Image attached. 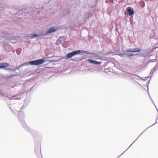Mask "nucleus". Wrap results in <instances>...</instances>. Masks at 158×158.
I'll list each match as a JSON object with an SVG mask.
<instances>
[{
  "mask_svg": "<svg viewBox=\"0 0 158 158\" xmlns=\"http://www.w3.org/2000/svg\"><path fill=\"white\" fill-rule=\"evenodd\" d=\"M44 62L43 59H38L35 60L31 61L29 62H27L23 64L21 66L25 65L27 64H29L31 65H38L41 64Z\"/></svg>",
  "mask_w": 158,
  "mask_h": 158,
  "instance_id": "nucleus-1",
  "label": "nucleus"
},
{
  "mask_svg": "<svg viewBox=\"0 0 158 158\" xmlns=\"http://www.w3.org/2000/svg\"><path fill=\"white\" fill-rule=\"evenodd\" d=\"M80 51L81 50H80L73 51L71 53H68L66 55V57L68 58H71L73 56L79 53Z\"/></svg>",
  "mask_w": 158,
  "mask_h": 158,
  "instance_id": "nucleus-2",
  "label": "nucleus"
},
{
  "mask_svg": "<svg viewBox=\"0 0 158 158\" xmlns=\"http://www.w3.org/2000/svg\"><path fill=\"white\" fill-rule=\"evenodd\" d=\"M87 61L89 62L90 63L93 64H98L100 65L102 64L101 62H98L96 60H94L91 59H89L87 60Z\"/></svg>",
  "mask_w": 158,
  "mask_h": 158,
  "instance_id": "nucleus-3",
  "label": "nucleus"
},
{
  "mask_svg": "<svg viewBox=\"0 0 158 158\" xmlns=\"http://www.w3.org/2000/svg\"><path fill=\"white\" fill-rule=\"evenodd\" d=\"M127 12L129 13V15H132L134 14V11L131 7H128L127 8Z\"/></svg>",
  "mask_w": 158,
  "mask_h": 158,
  "instance_id": "nucleus-4",
  "label": "nucleus"
},
{
  "mask_svg": "<svg viewBox=\"0 0 158 158\" xmlns=\"http://www.w3.org/2000/svg\"><path fill=\"white\" fill-rule=\"evenodd\" d=\"M9 66V64L7 63H0V68H3L4 67Z\"/></svg>",
  "mask_w": 158,
  "mask_h": 158,
  "instance_id": "nucleus-5",
  "label": "nucleus"
},
{
  "mask_svg": "<svg viewBox=\"0 0 158 158\" xmlns=\"http://www.w3.org/2000/svg\"><path fill=\"white\" fill-rule=\"evenodd\" d=\"M57 30H56L54 27H50L48 30L47 33L49 34L53 32L56 31Z\"/></svg>",
  "mask_w": 158,
  "mask_h": 158,
  "instance_id": "nucleus-6",
  "label": "nucleus"
},
{
  "mask_svg": "<svg viewBox=\"0 0 158 158\" xmlns=\"http://www.w3.org/2000/svg\"><path fill=\"white\" fill-rule=\"evenodd\" d=\"M140 49H139L138 48H134L133 49V52H139L140 51Z\"/></svg>",
  "mask_w": 158,
  "mask_h": 158,
  "instance_id": "nucleus-7",
  "label": "nucleus"
},
{
  "mask_svg": "<svg viewBox=\"0 0 158 158\" xmlns=\"http://www.w3.org/2000/svg\"><path fill=\"white\" fill-rule=\"evenodd\" d=\"M127 51L129 52H133V49H128L127 50Z\"/></svg>",
  "mask_w": 158,
  "mask_h": 158,
  "instance_id": "nucleus-8",
  "label": "nucleus"
},
{
  "mask_svg": "<svg viewBox=\"0 0 158 158\" xmlns=\"http://www.w3.org/2000/svg\"><path fill=\"white\" fill-rule=\"evenodd\" d=\"M39 36V35H34L33 36H32V37H31V38H34V37H38Z\"/></svg>",
  "mask_w": 158,
  "mask_h": 158,
  "instance_id": "nucleus-9",
  "label": "nucleus"
},
{
  "mask_svg": "<svg viewBox=\"0 0 158 158\" xmlns=\"http://www.w3.org/2000/svg\"><path fill=\"white\" fill-rule=\"evenodd\" d=\"M133 54H130L129 55V56H133Z\"/></svg>",
  "mask_w": 158,
  "mask_h": 158,
  "instance_id": "nucleus-10",
  "label": "nucleus"
}]
</instances>
